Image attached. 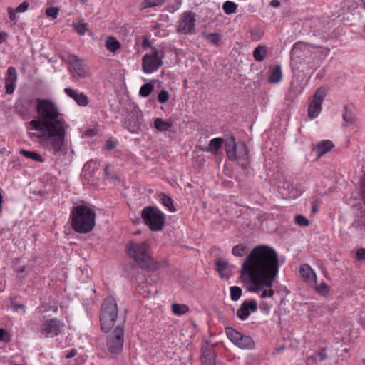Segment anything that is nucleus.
Instances as JSON below:
<instances>
[{
	"instance_id": "1",
	"label": "nucleus",
	"mask_w": 365,
	"mask_h": 365,
	"mask_svg": "<svg viewBox=\"0 0 365 365\" xmlns=\"http://www.w3.org/2000/svg\"><path fill=\"white\" fill-rule=\"evenodd\" d=\"M278 270L277 252L269 246L258 245L245 257L241 267L240 278L249 291H262L261 298L272 297L274 292L271 287Z\"/></svg>"
},
{
	"instance_id": "2",
	"label": "nucleus",
	"mask_w": 365,
	"mask_h": 365,
	"mask_svg": "<svg viewBox=\"0 0 365 365\" xmlns=\"http://www.w3.org/2000/svg\"><path fill=\"white\" fill-rule=\"evenodd\" d=\"M36 103L38 115L29 123L30 129L36 133H31V138H36L55 156H65L68 153L66 136L68 125L51 100L38 98Z\"/></svg>"
},
{
	"instance_id": "3",
	"label": "nucleus",
	"mask_w": 365,
	"mask_h": 365,
	"mask_svg": "<svg viewBox=\"0 0 365 365\" xmlns=\"http://www.w3.org/2000/svg\"><path fill=\"white\" fill-rule=\"evenodd\" d=\"M126 251L128 255L143 270L155 272L164 266L163 262L155 260L150 256L146 242H130L126 245Z\"/></svg>"
},
{
	"instance_id": "4",
	"label": "nucleus",
	"mask_w": 365,
	"mask_h": 365,
	"mask_svg": "<svg viewBox=\"0 0 365 365\" xmlns=\"http://www.w3.org/2000/svg\"><path fill=\"white\" fill-rule=\"evenodd\" d=\"M70 217L71 227L78 233H88L96 225L95 211L85 205L73 207Z\"/></svg>"
},
{
	"instance_id": "5",
	"label": "nucleus",
	"mask_w": 365,
	"mask_h": 365,
	"mask_svg": "<svg viewBox=\"0 0 365 365\" xmlns=\"http://www.w3.org/2000/svg\"><path fill=\"white\" fill-rule=\"evenodd\" d=\"M225 152L228 159L231 161H237L242 168H246L249 164V150L244 141L236 142L235 136L231 135L226 139Z\"/></svg>"
},
{
	"instance_id": "6",
	"label": "nucleus",
	"mask_w": 365,
	"mask_h": 365,
	"mask_svg": "<svg viewBox=\"0 0 365 365\" xmlns=\"http://www.w3.org/2000/svg\"><path fill=\"white\" fill-rule=\"evenodd\" d=\"M118 307L115 298L107 297L103 302L100 313V322L102 331H109L115 324L118 317Z\"/></svg>"
},
{
	"instance_id": "7",
	"label": "nucleus",
	"mask_w": 365,
	"mask_h": 365,
	"mask_svg": "<svg viewBox=\"0 0 365 365\" xmlns=\"http://www.w3.org/2000/svg\"><path fill=\"white\" fill-rule=\"evenodd\" d=\"M141 217L152 231H160L165 226V215L155 207H144L141 212Z\"/></svg>"
},
{
	"instance_id": "8",
	"label": "nucleus",
	"mask_w": 365,
	"mask_h": 365,
	"mask_svg": "<svg viewBox=\"0 0 365 365\" xmlns=\"http://www.w3.org/2000/svg\"><path fill=\"white\" fill-rule=\"evenodd\" d=\"M164 53L156 48H152L150 54H145L142 58V69L145 73L156 71L163 65Z\"/></svg>"
},
{
	"instance_id": "9",
	"label": "nucleus",
	"mask_w": 365,
	"mask_h": 365,
	"mask_svg": "<svg viewBox=\"0 0 365 365\" xmlns=\"http://www.w3.org/2000/svg\"><path fill=\"white\" fill-rule=\"evenodd\" d=\"M225 333L229 339L239 348L249 350L255 349V341L250 336L244 335L232 327H227Z\"/></svg>"
},
{
	"instance_id": "10",
	"label": "nucleus",
	"mask_w": 365,
	"mask_h": 365,
	"mask_svg": "<svg viewBox=\"0 0 365 365\" xmlns=\"http://www.w3.org/2000/svg\"><path fill=\"white\" fill-rule=\"evenodd\" d=\"M124 342V329L123 327L118 326L107 338V347L113 355L119 354L122 350Z\"/></svg>"
},
{
	"instance_id": "11",
	"label": "nucleus",
	"mask_w": 365,
	"mask_h": 365,
	"mask_svg": "<svg viewBox=\"0 0 365 365\" xmlns=\"http://www.w3.org/2000/svg\"><path fill=\"white\" fill-rule=\"evenodd\" d=\"M63 327V324L59 319L53 318L45 320L38 329V332L44 337H53L61 332Z\"/></svg>"
},
{
	"instance_id": "12",
	"label": "nucleus",
	"mask_w": 365,
	"mask_h": 365,
	"mask_svg": "<svg viewBox=\"0 0 365 365\" xmlns=\"http://www.w3.org/2000/svg\"><path fill=\"white\" fill-rule=\"evenodd\" d=\"M143 120L142 113L138 110H133L124 120L123 126L130 133L137 134L141 130Z\"/></svg>"
},
{
	"instance_id": "13",
	"label": "nucleus",
	"mask_w": 365,
	"mask_h": 365,
	"mask_svg": "<svg viewBox=\"0 0 365 365\" xmlns=\"http://www.w3.org/2000/svg\"><path fill=\"white\" fill-rule=\"evenodd\" d=\"M326 96V89L319 88L314 93L313 101L308 108V115L311 118H314L320 113L322 110V104Z\"/></svg>"
},
{
	"instance_id": "14",
	"label": "nucleus",
	"mask_w": 365,
	"mask_h": 365,
	"mask_svg": "<svg viewBox=\"0 0 365 365\" xmlns=\"http://www.w3.org/2000/svg\"><path fill=\"white\" fill-rule=\"evenodd\" d=\"M68 62L73 68L76 76L78 78H86L88 76V71L85 68L83 61L78 56L70 54L68 56Z\"/></svg>"
},
{
	"instance_id": "15",
	"label": "nucleus",
	"mask_w": 365,
	"mask_h": 365,
	"mask_svg": "<svg viewBox=\"0 0 365 365\" xmlns=\"http://www.w3.org/2000/svg\"><path fill=\"white\" fill-rule=\"evenodd\" d=\"M17 82V72L14 67L10 66L5 75V88L7 94L14 92Z\"/></svg>"
},
{
	"instance_id": "16",
	"label": "nucleus",
	"mask_w": 365,
	"mask_h": 365,
	"mask_svg": "<svg viewBox=\"0 0 365 365\" xmlns=\"http://www.w3.org/2000/svg\"><path fill=\"white\" fill-rule=\"evenodd\" d=\"M257 309V304L255 300L250 302L245 301L237 312V316L242 320L246 319L250 315V310L255 312Z\"/></svg>"
},
{
	"instance_id": "17",
	"label": "nucleus",
	"mask_w": 365,
	"mask_h": 365,
	"mask_svg": "<svg viewBox=\"0 0 365 365\" xmlns=\"http://www.w3.org/2000/svg\"><path fill=\"white\" fill-rule=\"evenodd\" d=\"M215 266L217 272L222 279H228L232 276V266L228 262L217 258L215 260Z\"/></svg>"
},
{
	"instance_id": "18",
	"label": "nucleus",
	"mask_w": 365,
	"mask_h": 365,
	"mask_svg": "<svg viewBox=\"0 0 365 365\" xmlns=\"http://www.w3.org/2000/svg\"><path fill=\"white\" fill-rule=\"evenodd\" d=\"M201 361L202 365H208L215 361V354L212 345L206 343L202 346Z\"/></svg>"
},
{
	"instance_id": "19",
	"label": "nucleus",
	"mask_w": 365,
	"mask_h": 365,
	"mask_svg": "<svg viewBox=\"0 0 365 365\" xmlns=\"http://www.w3.org/2000/svg\"><path fill=\"white\" fill-rule=\"evenodd\" d=\"M64 92L80 106H86L88 104V98L83 93H78L77 91L70 88H64Z\"/></svg>"
},
{
	"instance_id": "20",
	"label": "nucleus",
	"mask_w": 365,
	"mask_h": 365,
	"mask_svg": "<svg viewBox=\"0 0 365 365\" xmlns=\"http://www.w3.org/2000/svg\"><path fill=\"white\" fill-rule=\"evenodd\" d=\"M301 276L310 286H314L317 283V276L311 267L308 264H303L299 269Z\"/></svg>"
},
{
	"instance_id": "21",
	"label": "nucleus",
	"mask_w": 365,
	"mask_h": 365,
	"mask_svg": "<svg viewBox=\"0 0 365 365\" xmlns=\"http://www.w3.org/2000/svg\"><path fill=\"white\" fill-rule=\"evenodd\" d=\"M334 148V143L332 141L325 140L319 142L317 144L314 150L317 153L319 157L322 156L327 152L330 151Z\"/></svg>"
},
{
	"instance_id": "22",
	"label": "nucleus",
	"mask_w": 365,
	"mask_h": 365,
	"mask_svg": "<svg viewBox=\"0 0 365 365\" xmlns=\"http://www.w3.org/2000/svg\"><path fill=\"white\" fill-rule=\"evenodd\" d=\"M153 125L155 128L159 132H166L171 129L173 123L170 121H165L163 119L158 118L154 120Z\"/></svg>"
},
{
	"instance_id": "23",
	"label": "nucleus",
	"mask_w": 365,
	"mask_h": 365,
	"mask_svg": "<svg viewBox=\"0 0 365 365\" xmlns=\"http://www.w3.org/2000/svg\"><path fill=\"white\" fill-rule=\"evenodd\" d=\"M282 78V73L281 66L277 65L270 68V75L269 77V81L272 83H279Z\"/></svg>"
},
{
	"instance_id": "24",
	"label": "nucleus",
	"mask_w": 365,
	"mask_h": 365,
	"mask_svg": "<svg viewBox=\"0 0 365 365\" xmlns=\"http://www.w3.org/2000/svg\"><path fill=\"white\" fill-rule=\"evenodd\" d=\"M106 48L110 52L115 53L120 48V43L113 36H108L106 40Z\"/></svg>"
},
{
	"instance_id": "25",
	"label": "nucleus",
	"mask_w": 365,
	"mask_h": 365,
	"mask_svg": "<svg viewBox=\"0 0 365 365\" xmlns=\"http://www.w3.org/2000/svg\"><path fill=\"white\" fill-rule=\"evenodd\" d=\"M19 153L28 159H31L36 162H43V157L36 151H30L24 149H21Z\"/></svg>"
},
{
	"instance_id": "26",
	"label": "nucleus",
	"mask_w": 365,
	"mask_h": 365,
	"mask_svg": "<svg viewBox=\"0 0 365 365\" xmlns=\"http://www.w3.org/2000/svg\"><path fill=\"white\" fill-rule=\"evenodd\" d=\"M250 37L253 41H259L263 36L264 30L263 27L255 25L250 28Z\"/></svg>"
},
{
	"instance_id": "27",
	"label": "nucleus",
	"mask_w": 365,
	"mask_h": 365,
	"mask_svg": "<svg viewBox=\"0 0 365 365\" xmlns=\"http://www.w3.org/2000/svg\"><path fill=\"white\" fill-rule=\"evenodd\" d=\"M159 197L161 203L166 207L169 211L172 212H175L176 211L175 207L173 205V200L170 197L164 193H160Z\"/></svg>"
},
{
	"instance_id": "28",
	"label": "nucleus",
	"mask_w": 365,
	"mask_h": 365,
	"mask_svg": "<svg viewBox=\"0 0 365 365\" xmlns=\"http://www.w3.org/2000/svg\"><path fill=\"white\" fill-rule=\"evenodd\" d=\"M223 139L222 138H215L212 139L209 143V148L207 151L217 153L222 147Z\"/></svg>"
},
{
	"instance_id": "29",
	"label": "nucleus",
	"mask_w": 365,
	"mask_h": 365,
	"mask_svg": "<svg viewBox=\"0 0 365 365\" xmlns=\"http://www.w3.org/2000/svg\"><path fill=\"white\" fill-rule=\"evenodd\" d=\"M267 56V49L264 46H257L253 51V56L257 61H262Z\"/></svg>"
},
{
	"instance_id": "30",
	"label": "nucleus",
	"mask_w": 365,
	"mask_h": 365,
	"mask_svg": "<svg viewBox=\"0 0 365 365\" xmlns=\"http://www.w3.org/2000/svg\"><path fill=\"white\" fill-rule=\"evenodd\" d=\"M202 36L210 43L216 46L219 45L221 38L220 35L218 33H207L206 31L202 33Z\"/></svg>"
},
{
	"instance_id": "31",
	"label": "nucleus",
	"mask_w": 365,
	"mask_h": 365,
	"mask_svg": "<svg viewBox=\"0 0 365 365\" xmlns=\"http://www.w3.org/2000/svg\"><path fill=\"white\" fill-rule=\"evenodd\" d=\"M166 0H144L141 3V9L151 8L163 5Z\"/></svg>"
},
{
	"instance_id": "32",
	"label": "nucleus",
	"mask_w": 365,
	"mask_h": 365,
	"mask_svg": "<svg viewBox=\"0 0 365 365\" xmlns=\"http://www.w3.org/2000/svg\"><path fill=\"white\" fill-rule=\"evenodd\" d=\"M172 311L176 315H182L189 311V307L185 304H173L172 305Z\"/></svg>"
},
{
	"instance_id": "33",
	"label": "nucleus",
	"mask_w": 365,
	"mask_h": 365,
	"mask_svg": "<svg viewBox=\"0 0 365 365\" xmlns=\"http://www.w3.org/2000/svg\"><path fill=\"white\" fill-rule=\"evenodd\" d=\"M177 30L182 34H192L195 31V24H179Z\"/></svg>"
},
{
	"instance_id": "34",
	"label": "nucleus",
	"mask_w": 365,
	"mask_h": 365,
	"mask_svg": "<svg viewBox=\"0 0 365 365\" xmlns=\"http://www.w3.org/2000/svg\"><path fill=\"white\" fill-rule=\"evenodd\" d=\"M153 85L151 83H145L141 86L139 93L143 97H148L153 92Z\"/></svg>"
},
{
	"instance_id": "35",
	"label": "nucleus",
	"mask_w": 365,
	"mask_h": 365,
	"mask_svg": "<svg viewBox=\"0 0 365 365\" xmlns=\"http://www.w3.org/2000/svg\"><path fill=\"white\" fill-rule=\"evenodd\" d=\"M314 286L317 293L322 296H326L329 292V287L324 282H322L319 285H317L316 284Z\"/></svg>"
},
{
	"instance_id": "36",
	"label": "nucleus",
	"mask_w": 365,
	"mask_h": 365,
	"mask_svg": "<svg viewBox=\"0 0 365 365\" xmlns=\"http://www.w3.org/2000/svg\"><path fill=\"white\" fill-rule=\"evenodd\" d=\"M237 9V4L232 1H227L223 4V9L227 14H233Z\"/></svg>"
},
{
	"instance_id": "37",
	"label": "nucleus",
	"mask_w": 365,
	"mask_h": 365,
	"mask_svg": "<svg viewBox=\"0 0 365 365\" xmlns=\"http://www.w3.org/2000/svg\"><path fill=\"white\" fill-rule=\"evenodd\" d=\"M71 26L73 30L81 36L86 34V32H88L89 35L91 34V31L86 27V24H72Z\"/></svg>"
},
{
	"instance_id": "38",
	"label": "nucleus",
	"mask_w": 365,
	"mask_h": 365,
	"mask_svg": "<svg viewBox=\"0 0 365 365\" xmlns=\"http://www.w3.org/2000/svg\"><path fill=\"white\" fill-rule=\"evenodd\" d=\"M242 289L240 287L233 286L230 287V296L231 299L233 301H237L242 295Z\"/></svg>"
},
{
	"instance_id": "39",
	"label": "nucleus",
	"mask_w": 365,
	"mask_h": 365,
	"mask_svg": "<svg viewBox=\"0 0 365 365\" xmlns=\"http://www.w3.org/2000/svg\"><path fill=\"white\" fill-rule=\"evenodd\" d=\"M246 247L240 244L233 247L232 253L236 257H242L245 252Z\"/></svg>"
},
{
	"instance_id": "40",
	"label": "nucleus",
	"mask_w": 365,
	"mask_h": 365,
	"mask_svg": "<svg viewBox=\"0 0 365 365\" xmlns=\"http://www.w3.org/2000/svg\"><path fill=\"white\" fill-rule=\"evenodd\" d=\"M195 21V14L187 11L183 14L181 23H194Z\"/></svg>"
},
{
	"instance_id": "41",
	"label": "nucleus",
	"mask_w": 365,
	"mask_h": 365,
	"mask_svg": "<svg viewBox=\"0 0 365 365\" xmlns=\"http://www.w3.org/2000/svg\"><path fill=\"white\" fill-rule=\"evenodd\" d=\"M294 222L299 226L307 227L309 225V220L302 215H297L294 217Z\"/></svg>"
},
{
	"instance_id": "42",
	"label": "nucleus",
	"mask_w": 365,
	"mask_h": 365,
	"mask_svg": "<svg viewBox=\"0 0 365 365\" xmlns=\"http://www.w3.org/2000/svg\"><path fill=\"white\" fill-rule=\"evenodd\" d=\"M34 103V99L32 98H23L19 102V105H21L26 110H29Z\"/></svg>"
},
{
	"instance_id": "43",
	"label": "nucleus",
	"mask_w": 365,
	"mask_h": 365,
	"mask_svg": "<svg viewBox=\"0 0 365 365\" xmlns=\"http://www.w3.org/2000/svg\"><path fill=\"white\" fill-rule=\"evenodd\" d=\"M169 93L165 90H161L158 95V101L160 103H165L169 100Z\"/></svg>"
},
{
	"instance_id": "44",
	"label": "nucleus",
	"mask_w": 365,
	"mask_h": 365,
	"mask_svg": "<svg viewBox=\"0 0 365 365\" xmlns=\"http://www.w3.org/2000/svg\"><path fill=\"white\" fill-rule=\"evenodd\" d=\"M313 357L316 361H325L327 358L326 349L324 348L322 349L320 351L314 354Z\"/></svg>"
},
{
	"instance_id": "45",
	"label": "nucleus",
	"mask_w": 365,
	"mask_h": 365,
	"mask_svg": "<svg viewBox=\"0 0 365 365\" xmlns=\"http://www.w3.org/2000/svg\"><path fill=\"white\" fill-rule=\"evenodd\" d=\"M59 9L57 7H48L46 10V14L48 16L56 19L58 14Z\"/></svg>"
},
{
	"instance_id": "46",
	"label": "nucleus",
	"mask_w": 365,
	"mask_h": 365,
	"mask_svg": "<svg viewBox=\"0 0 365 365\" xmlns=\"http://www.w3.org/2000/svg\"><path fill=\"white\" fill-rule=\"evenodd\" d=\"M343 118L347 123H352L354 120V115L351 111L346 109L343 115Z\"/></svg>"
},
{
	"instance_id": "47",
	"label": "nucleus",
	"mask_w": 365,
	"mask_h": 365,
	"mask_svg": "<svg viewBox=\"0 0 365 365\" xmlns=\"http://www.w3.org/2000/svg\"><path fill=\"white\" fill-rule=\"evenodd\" d=\"M7 11H8V14H9V19L11 21H15L17 19V13H19L16 9H13V8H11V7H8L7 8Z\"/></svg>"
},
{
	"instance_id": "48",
	"label": "nucleus",
	"mask_w": 365,
	"mask_h": 365,
	"mask_svg": "<svg viewBox=\"0 0 365 365\" xmlns=\"http://www.w3.org/2000/svg\"><path fill=\"white\" fill-rule=\"evenodd\" d=\"M29 4L28 1H23L22 3H21L16 8V11L19 12V13H21V12H24L26 11L28 8H29Z\"/></svg>"
},
{
	"instance_id": "49",
	"label": "nucleus",
	"mask_w": 365,
	"mask_h": 365,
	"mask_svg": "<svg viewBox=\"0 0 365 365\" xmlns=\"http://www.w3.org/2000/svg\"><path fill=\"white\" fill-rule=\"evenodd\" d=\"M0 341H10V336L8 331L4 329H0Z\"/></svg>"
},
{
	"instance_id": "50",
	"label": "nucleus",
	"mask_w": 365,
	"mask_h": 365,
	"mask_svg": "<svg viewBox=\"0 0 365 365\" xmlns=\"http://www.w3.org/2000/svg\"><path fill=\"white\" fill-rule=\"evenodd\" d=\"M104 175H106V177L107 178L115 179L116 180H119V177L118 176H117V175H110V171H109V165H106V167L104 168Z\"/></svg>"
},
{
	"instance_id": "51",
	"label": "nucleus",
	"mask_w": 365,
	"mask_h": 365,
	"mask_svg": "<svg viewBox=\"0 0 365 365\" xmlns=\"http://www.w3.org/2000/svg\"><path fill=\"white\" fill-rule=\"evenodd\" d=\"M356 255L359 259H365V249H359L356 252Z\"/></svg>"
},
{
	"instance_id": "52",
	"label": "nucleus",
	"mask_w": 365,
	"mask_h": 365,
	"mask_svg": "<svg viewBox=\"0 0 365 365\" xmlns=\"http://www.w3.org/2000/svg\"><path fill=\"white\" fill-rule=\"evenodd\" d=\"M11 305H12L13 309L15 310V311H18L20 309H24L25 308V306L24 304H16V303L14 302V300H11Z\"/></svg>"
},
{
	"instance_id": "53",
	"label": "nucleus",
	"mask_w": 365,
	"mask_h": 365,
	"mask_svg": "<svg viewBox=\"0 0 365 365\" xmlns=\"http://www.w3.org/2000/svg\"><path fill=\"white\" fill-rule=\"evenodd\" d=\"M142 46L145 49H147L148 48H150L152 49V48H154L153 46H152L150 41L147 38L143 39Z\"/></svg>"
},
{
	"instance_id": "54",
	"label": "nucleus",
	"mask_w": 365,
	"mask_h": 365,
	"mask_svg": "<svg viewBox=\"0 0 365 365\" xmlns=\"http://www.w3.org/2000/svg\"><path fill=\"white\" fill-rule=\"evenodd\" d=\"M8 37V34L6 32L0 33V44L4 42Z\"/></svg>"
},
{
	"instance_id": "55",
	"label": "nucleus",
	"mask_w": 365,
	"mask_h": 365,
	"mask_svg": "<svg viewBox=\"0 0 365 365\" xmlns=\"http://www.w3.org/2000/svg\"><path fill=\"white\" fill-rule=\"evenodd\" d=\"M318 210H319L318 205L315 202H313L312 204V212L313 214H315L316 212H318Z\"/></svg>"
},
{
	"instance_id": "56",
	"label": "nucleus",
	"mask_w": 365,
	"mask_h": 365,
	"mask_svg": "<svg viewBox=\"0 0 365 365\" xmlns=\"http://www.w3.org/2000/svg\"><path fill=\"white\" fill-rule=\"evenodd\" d=\"M77 354V351L74 349H71L70 351V352L66 355V358L69 359V358H72L73 356H75Z\"/></svg>"
},
{
	"instance_id": "57",
	"label": "nucleus",
	"mask_w": 365,
	"mask_h": 365,
	"mask_svg": "<svg viewBox=\"0 0 365 365\" xmlns=\"http://www.w3.org/2000/svg\"><path fill=\"white\" fill-rule=\"evenodd\" d=\"M270 6H272V7H274V8H277L280 6V2L278 0H272L270 2Z\"/></svg>"
},
{
	"instance_id": "58",
	"label": "nucleus",
	"mask_w": 365,
	"mask_h": 365,
	"mask_svg": "<svg viewBox=\"0 0 365 365\" xmlns=\"http://www.w3.org/2000/svg\"><path fill=\"white\" fill-rule=\"evenodd\" d=\"M115 145L114 143L111 142V141H108L107 142V144H106V148L108 150H112L113 148H115Z\"/></svg>"
},
{
	"instance_id": "59",
	"label": "nucleus",
	"mask_w": 365,
	"mask_h": 365,
	"mask_svg": "<svg viewBox=\"0 0 365 365\" xmlns=\"http://www.w3.org/2000/svg\"><path fill=\"white\" fill-rule=\"evenodd\" d=\"M161 18H162V20H163V21H167V20H168V16H165V15H162V16H161Z\"/></svg>"
},
{
	"instance_id": "60",
	"label": "nucleus",
	"mask_w": 365,
	"mask_h": 365,
	"mask_svg": "<svg viewBox=\"0 0 365 365\" xmlns=\"http://www.w3.org/2000/svg\"><path fill=\"white\" fill-rule=\"evenodd\" d=\"M363 7L365 9V1H362Z\"/></svg>"
},
{
	"instance_id": "61",
	"label": "nucleus",
	"mask_w": 365,
	"mask_h": 365,
	"mask_svg": "<svg viewBox=\"0 0 365 365\" xmlns=\"http://www.w3.org/2000/svg\"><path fill=\"white\" fill-rule=\"evenodd\" d=\"M81 2H86L88 0H79Z\"/></svg>"
},
{
	"instance_id": "62",
	"label": "nucleus",
	"mask_w": 365,
	"mask_h": 365,
	"mask_svg": "<svg viewBox=\"0 0 365 365\" xmlns=\"http://www.w3.org/2000/svg\"><path fill=\"white\" fill-rule=\"evenodd\" d=\"M364 364L365 365V359L364 360Z\"/></svg>"
}]
</instances>
